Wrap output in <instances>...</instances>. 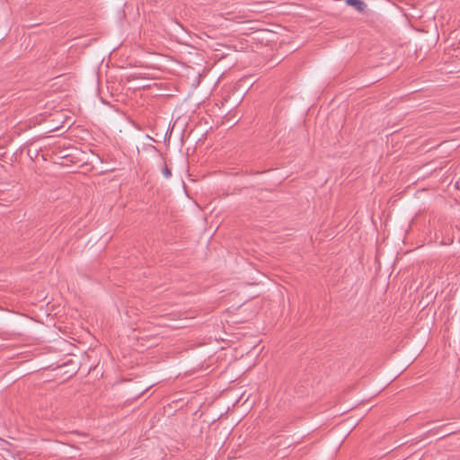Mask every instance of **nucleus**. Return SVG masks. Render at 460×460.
<instances>
[{"label":"nucleus","instance_id":"f257e3e1","mask_svg":"<svg viewBox=\"0 0 460 460\" xmlns=\"http://www.w3.org/2000/svg\"><path fill=\"white\" fill-rule=\"evenodd\" d=\"M345 2L358 11H363L366 7V4L362 0H345Z\"/></svg>","mask_w":460,"mask_h":460},{"label":"nucleus","instance_id":"f03ea898","mask_svg":"<svg viewBox=\"0 0 460 460\" xmlns=\"http://www.w3.org/2000/svg\"><path fill=\"white\" fill-rule=\"evenodd\" d=\"M163 174H164V176L165 178H169V177L171 176V172H170L169 168L164 167V168L163 169Z\"/></svg>","mask_w":460,"mask_h":460}]
</instances>
